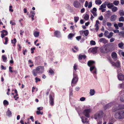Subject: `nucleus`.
I'll list each match as a JSON object with an SVG mask.
<instances>
[{"mask_svg":"<svg viewBox=\"0 0 124 124\" xmlns=\"http://www.w3.org/2000/svg\"><path fill=\"white\" fill-rule=\"evenodd\" d=\"M76 38L77 40L79 41L81 39V36H78L76 37Z\"/></svg>","mask_w":124,"mask_h":124,"instance_id":"64","label":"nucleus"},{"mask_svg":"<svg viewBox=\"0 0 124 124\" xmlns=\"http://www.w3.org/2000/svg\"><path fill=\"white\" fill-rule=\"evenodd\" d=\"M118 13L121 16H124V11L123 10H121L119 11Z\"/></svg>","mask_w":124,"mask_h":124,"instance_id":"22","label":"nucleus"},{"mask_svg":"<svg viewBox=\"0 0 124 124\" xmlns=\"http://www.w3.org/2000/svg\"><path fill=\"white\" fill-rule=\"evenodd\" d=\"M82 121L83 123H87L88 121L87 118H85V121L82 118Z\"/></svg>","mask_w":124,"mask_h":124,"instance_id":"44","label":"nucleus"},{"mask_svg":"<svg viewBox=\"0 0 124 124\" xmlns=\"http://www.w3.org/2000/svg\"><path fill=\"white\" fill-rule=\"evenodd\" d=\"M85 98L84 97H82L80 99V100L81 101H84L85 100Z\"/></svg>","mask_w":124,"mask_h":124,"instance_id":"53","label":"nucleus"},{"mask_svg":"<svg viewBox=\"0 0 124 124\" xmlns=\"http://www.w3.org/2000/svg\"><path fill=\"white\" fill-rule=\"evenodd\" d=\"M99 42H102L104 44H106L108 43V41L104 38H101L100 39Z\"/></svg>","mask_w":124,"mask_h":124,"instance_id":"13","label":"nucleus"},{"mask_svg":"<svg viewBox=\"0 0 124 124\" xmlns=\"http://www.w3.org/2000/svg\"><path fill=\"white\" fill-rule=\"evenodd\" d=\"M8 38L7 37L5 38V42L4 43L5 44H7V42L8 41Z\"/></svg>","mask_w":124,"mask_h":124,"instance_id":"60","label":"nucleus"},{"mask_svg":"<svg viewBox=\"0 0 124 124\" xmlns=\"http://www.w3.org/2000/svg\"><path fill=\"white\" fill-rule=\"evenodd\" d=\"M98 47H95L92 48L91 50V52L93 54H96L97 52Z\"/></svg>","mask_w":124,"mask_h":124,"instance_id":"17","label":"nucleus"},{"mask_svg":"<svg viewBox=\"0 0 124 124\" xmlns=\"http://www.w3.org/2000/svg\"><path fill=\"white\" fill-rule=\"evenodd\" d=\"M112 105V103H108L107 105H106L105 107H104V108H105V109L107 108H108L110 107H111Z\"/></svg>","mask_w":124,"mask_h":124,"instance_id":"20","label":"nucleus"},{"mask_svg":"<svg viewBox=\"0 0 124 124\" xmlns=\"http://www.w3.org/2000/svg\"><path fill=\"white\" fill-rule=\"evenodd\" d=\"M118 25L119 27H122L123 25V23H119L118 24Z\"/></svg>","mask_w":124,"mask_h":124,"instance_id":"50","label":"nucleus"},{"mask_svg":"<svg viewBox=\"0 0 124 124\" xmlns=\"http://www.w3.org/2000/svg\"><path fill=\"white\" fill-rule=\"evenodd\" d=\"M84 33L85 36H87L89 33L88 31V30L84 31Z\"/></svg>","mask_w":124,"mask_h":124,"instance_id":"41","label":"nucleus"},{"mask_svg":"<svg viewBox=\"0 0 124 124\" xmlns=\"http://www.w3.org/2000/svg\"><path fill=\"white\" fill-rule=\"evenodd\" d=\"M10 23L12 25H16V23L13 22L12 21H10Z\"/></svg>","mask_w":124,"mask_h":124,"instance_id":"54","label":"nucleus"},{"mask_svg":"<svg viewBox=\"0 0 124 124\" xmlns=\"http://www.w3.org/2000/svg\"><path fill=\"white\" fill-rule=\"evenodd\" d=\"M108 31L107 30H106L105 31L104 33V35L106 37H107L108 36Z\"/></svg>","mask_w":124,"mask_h":124,"instance_id":"42","label":"nucleus"},{"mask_svg":"<svg viewBox=\"0 0 124 124\" xmlns=\"http://www.w3.org/2000/svg\"><path fill=\"white\" fill-rule=\"evenodd\" d=\"M79 18L78 17H74L75 22L76 23L79 19Z\"/></svg>","mask_w":124,"mask_h":124,"instance_id":"46","label":"nucleus"},{"mask_svg":"<svg viewBox=\"0 0 124 124\" xmlns=\"http://www.w3.org/2000/svg\"><path fill=\"white\" fill-rule=\"evenodd\" d=\"M101 52L103 53H106L112 51L113 50L108 48L107 45H103L100 48Z\"/></svg>","mask_w":124,"mask_h":124,"instance_id":"1","label":"nucleus"},{"mask_svg":"<svg viewBox=\"0 0 124 124\" xmlns=\"http://www.w3.org/2000/svg\"><path fill=\"white\" fill-rule=\"evenodd\" d=\"M92 6V3L91 2H89V4L88 5V8H91Z\"/></svg>","mask_w":124,"mask_h":124,"instance_id":"55","label":"nucleus"},{"mask_svg":"<svg viewBox=\"0 0 124 124\" xmlns=\"http://www.w3.org/2000/svg\"><path fill=\"white\" fill-rule=\"evenodd\" d=\"M11 42L13 44H15V43L16 42V39L15 38H14L13 39V40H11Z\"/></svg>","mask_w":124,"mask_h":124,"instance_id":"49","label":"nucleus"},{"mask_svg":"<svg viewBox=\"0 0 124 124\" xmlns=\"http://www.w3.org/2000/svg\"><path fill=\"white\" fill-rule=\"evenodd\" d=\"M95 91L94 89H91L90 90V94L91 95H93L94 94Z\"/></svg>","mask_w":124,"mask_h":124,"instance_id":"23","label":"nucleus"},{"mask_svg":"<svg viewBox=\"0 0 124 124\" xmlns=\"http://www.w3.org/2000/svg\"><path fill=\"white\" fill-rule=\"evenodd\" d=\"M119 22H123L124 21V17L122 16L119 19Z\"/></svg>","mask_w":124,"mask_h":124,"instance_id":"37","label":"nucleus"},{"mask_svg":"<svg viewBox=\"0 0 124 124\" xmlns=\"http://www.w3.org/2000/svg\"><path fill=\"white\" fill-rule=\"evenodd\" d=\"M95 63V62L93 61H89L87 63L88 65L90 67L93 64Z\"/></svg>","mask_w":124,"mask_h":124,"instance_id":"19","label":"nucleus"},{"mask_svg":"<svg viewBox=\"0 0 124 124\" xmlns=\"http://www.w3.org/2000/svg\"><path fill=\"white\" fill-rule=\"evenodd\" d=\"M3 103L5 105L6 104L8 105V102L7 101L5 100L3 101Z\"/></svg>","mask_w":124,"mask_h":124,"instance_id":"58","label":"nucleus"},{"mask_svg":"<svg viewBox=\"0 0 124 124\" xmlns=\"http://www.w3.org/2000/svg\"><path fill=\"white\" fill-rule=\"evenodd\" d=\"M90 44L92 45H95L96 43L95 41L92 40L90 41Z\"/></svg>","mask_w":124,"mask_h":124,"instance_id":"43","label":"nucleus"},{"mask_svg":"<svg viewBox=\"0 0 124 124\" xmlns=\"http://www.w3.org/2000/svg\"><path fill=\"white\" fill-rule=\"evenodd\" d=\"M112 9V11L113 12H115L118 9L115 6H113L111 8Z\"/></svg>","mask_w":124,"mask_h":124,"instance_id":"24","label":"nucleus"},{"mask_svg":"<svg viewBox=\"0 0 124 124\" xmlns=\"http://www.w3.org/2000/svg\"><path fill=\"white\" fill-rule=\"evenodd\" d=\"M93 70H94V71L93 72V74H96V69L95 68V66H93L90 67V71H92Z\"/></svg>","mask_w":124,"mask_h":124,"instance_id":"12","label":"nucleus"},{"mask_svg":"<svg viewBox=\"0 0 124 124\" xmlns=\"http://www.w3.org/2000/svg\"><path fill=\"white\" fill-rule=\"evenodd\" d=\"M35 79L36 80V83H37L38 82V81H40V79L39 78H38L37 77H36L35 78Z\"/></svg>","mask_w":124,"mask_h":124,"instance_id":"59","label":"nucleus"},{"mask_svg":"<svg viewBox=\"0 0 124 124\" xmlns=\"http://www.w3.org/2000/svg\"><path fill=\"white\" fill-rule=\"evenodd\" d=\"M119 3V1H114L113 2V3L115 6H117Z\"/></svg>","mask_w":124,"mask_h":124,"instance_id":"32","label":"nucleus"},{"mask_svg":"<svg viewBox=\"0 0 124 124\" xmlns=\"http://www.w3.org/2000/svg\"><path fill=\"white\" fill-rule=\"evenodd\" d=\"M115 117L118 119H122L124 118V110L119 111L115 115Z\"/></svg>","mask_w":124,"mask_h":124,"instance_id":"2","label":"nucleus"},{"mask_svg":"<svg viewBox=\"0 0 124 124\" xmlns=\"http://www.w3.org/2000/svg\"><path fill=\"white\" fill-rule=\"evenodd\" d=\"M2 32L5 36L7 35L8 34V32L7 31L5 30H3Z\"/></svg>","mask_w":124,"mask_h":124,"instance_id":"47","label":"nucleus"},{"mask_svg":"<svg viewBox=\"0 0 124 124\" xmlns=\"http://www.w3.org/2000/svg\"><path fill=\"white\" fill-rule=\"evenodd\" d=\"M32 72L33 75L34 76H36L37 75V73H38V71L36 70H34Z\"/></svg>","mask_w":124,"mask_h":124,"instance_id":"28","label":"nucleus"},{"mask_svg":"<svg viewBox=\"0 0 124 124\" xmlns=\"http://www.w3.org/2000/svg\"><path fill=\"white\" fill-rule=\"evenodd\" d=\"M86 57V56L85 55H79L78 56L79 59L80 60H81L82 58L85 59Z\"/></svg>","mask_w":124,"mask_h":124,"instance_id":"21","label":"nucleus"},{"mask_svg":"<svg viewBox=\"0 0 124 124\" xmlns=\"http://www.w3.org/2000/svg\"><path fill=\"white\" fill-rule=\"evenodd\" d=\"M73 5L75 8H78L80 6V4L78 1L76 0L74 2Z\"/></svg>","mask_w":124,"mask_h":124,"instance_id":"7","label":"nucleus"},{"mask_svg":"<svg viewBox=\"0 0 124 124\" xmlns=\"http://www.w3.org/2000/svg\"><path fill=\"white\" fill-rule=\"evenodd\" d=\"M117 18V16L116 15H112L110 18V20L111 21L114 22L115 21Z\"/></svg>","mask_w":124,"mask_h":124,"instance_id":"16","label":"nucleus"},{"mask_svg":"<svg viewBox=\"0 0 124 124\" xmlns=\"http://www.w3.org/2000/svg\"><path fill=\"white\" fill-rule=\"evenodd\" d=\"M6 114L8 116H11L12 115V113L11 111L9 110H8Z\"/></svg>","mask_w":124,"mask_h":124,"instance_id":"33","label":"nucleus"},{"mask_svg":"<svg viewBox=\"0 0 124 124\" xmlns=\"http://www.w3.org/2000/svg\"><path fill=\"white\" fill-rule=\"evenodd\" d=\"M98 19L100 21H102L103 19V17L102 16H101L99 17Z\"/></svg>","mask_w":124,"mask_h":124,"instance_id":"52","label":"nucleus"},{"mask_svg":"<svg viewBox=\"0 0 124 124\" xmlns=\"http://www.w3.org/2000/svg\"><path fill=\"white\" fill-rule=\"evenodd\" d=\"M105 4H103L101 6L100 8L99 9H101L102 8H105L106 7Z\"/></svg>","mask_w":124,"mask_h":124,"instance_id":"34","label":"nucleus"},{"mask_svg":"<svg viewBox=\"0 0 124 124\" xmlns=\"http://www.w3.org/2000/svg\"><path fill=\"white\" fill-rule=\"evenodd\" d=\"M54 34L57 37H59L60 36V32L58 31H56L54 32Z\"/></svg>","mask_w":124,"mask_h":124,"instance_id":"18","label":"nucleus"},{"mask_svg":"<svg viewBox=\"0 0 124 124\" xmlns=\"http://www.w3.org/2000/svg\"><path fill=\"white\" fill-rule=\"evenodd\" d=\"M97 124H102V119L97 120Z\"/></svg>","mask_w":124,"mask_h":124,"instance_id":"45","label":"nucleus"},{"mask_svg":"<svg viewBox=\"0 0 124 124\" xmlns=\"http://www.w3.org/2000/svg\"><path fill=\"white\" fill-rule=\"evenodd\" d=\"M49 101L51 105L54 104V99L52 98V96L51 95H49Z\"/></svg>","mask_w":124,"mask_h":124,"instance_id":"15","label":"nucleus"},{"mask_svg":"<svg viewBox=\"0 0 124 124\" xmlns=\"http://www.w3.org/2000/svg\"><path fill=\"white\" fill-rule=\"evenodd\" d=\"M114 26L116 28V29H119V27H118V25L116 24H115L114 25Z\"/></svg>","mask_w":124,"mask_h":124,"instance_id":"56","label":"nucleus"},{"mask_svg":"<svg viewBox=\"0 0 124 124\" xmlns=\"http://www.w3.org/2000/svg\"><path fill=\"white\" fill-rule=\"evenodd\" d=\"M107 25L108 27H109L111 26L112 24L108 22L107 23Z\"/></svg>","mask_w":124,"mask_h":124,"instance_id":"62","label":"nucleus"},{"mask_svg":"<svg viewBox=\"0 0 124 124\" xmlns=\"http://www.w3.org/2000/svg\"><path fill=\"white\" fill-rule=\"evenodd\" d=\"M30 14L31 15V16H34L35 15V13L34 11H32L30 12Z\"/></svg>","mask_w":124,"mask_h":124,"instance_id":"48","label":"nucleus"},{"mask_svg":"<svg viewBox=\"0 0 124 124\" xmlns=\"http://www.w3.org/2000/svg\"><path fill=\"white\" fill-rule=\"evenodd\" d=\"M100 23L99 21L96 20V23L95 25V30L97 31L99 29V24Z\"/></svg>","mask_w":124,"mask_h":124,"instance_id":"14","label":"nucleus"},{"mask_svg":"<svg viewBox=\"0 0 124 124\" xmlns=\"http://www.w3.org/2000/svg\"><path fill=\"white\" fill-rule=\"evenodd\" d=\"M95 3L96 4L100 5L102 3V2L101 0H96Z\"/></svg>","mask_w":124,"mask_h":124,"instance_id":"27","label":"nucleus"},{"mask_svg":"<svg viewBox=\"0 0 124 124\" xmlns=\"http://www.w3.org/2000/svg\"><path fill=\"white\" fill-rule=\"evenodd\" d=\"M124 44L122 42L119 43L118 44V46L119 47L122 48Z\"/></svg>","mask_w":124,"mask_h":124,"instance_id":"29","label":"nucleus"},{"mask_svg":"<svg viewBox=\"0 0 124 124\" xmlns=\"http://www.w3.org/2000/svg\"><path fill=\"white\" fill-rule=\"evenodd\" d=\"M36 70L38 73H41L44 71V68L43 67L40 66L37 67Z\"/></svg>","mask_w":124,"mask_h":124,"instance_id":"5","label":"nucleus"},{"mask_svg":"<svg viewBox=\"0 0 124 124\" xmlns=\"http://www.w3.org/2000/svg\"><path fill=\"white\" fill-rule=\"evenodd\" d=\"M39 32L37 31H35L34 33V35L35 37H37L39 35Z\"/></svg>","mask_w":124,"mask_h":124,"instance_id":"26","label":"nucleus"},{"mask_svg":"<svg viewBox=\"0 0 124 124\" xmlns=\"http://www.w3.org/2000/svg\"><path fill=\"white\" fill-rule=\"evenodd\" d=\"M111 56L112 58L115 60L117 58V54L115 52H113L112 53Z\"/></svg>","mask_w":124,"mask_h":124,"instance_id":"9","label":"nucleus"},{"mask_svg":"<svg viewBox=\"0 0 124 124\" xmlns=\"http://www.w3.org/2000/svg\"><path fill=\"white\" fill-rule=\"evenodd\" d=\"M37 114L38 115H39L41 114L42 115L43 114V112H40V111H37L36 112Z\"/></svg>","mask_w":124,"mask_h":124,"instance_id":"51","label":"nucleus"},{"mask_svg":"<svg viewBox=\"0 0 124 124\" xmlns=\"http://www.w3.org/2000/svg\"><path fill=\"white\" fill-rule=\"evenodd\" d=\"M120 65V62L119 61H117L116 63H115V66L116 67L119 66Z\"/></svg>","mask_w":124,"mask_h":124,"instance_id":"40","label":"nucleus"},{"mask_svg":"<svg viewBox=\"0 0 124 124\" xmlns=\"http://www.w3.org/2000/svg\"><path fill=\"white\" fill-rule=\"evenodd\" d=\"M89 18V15L87 14H86L84 17V19L86 20H87Z\"/></svg>","mask_w":124,"mask_h":124,"instance_id":"39","label":"nucleus"},{"mask_svg":"<svg viewBox=\"0 0 124 124\" xmlns=\"http://www.w3.org/2000/svg\"><path fill=\"white\" fill-rule=\"evenodd\" d=\"M2 59L4 62H6L7 58L5 55L2 56Z\"/></svg>","mask_w":124,"mask_h":124,"instance_id":"38","label":"nucleus"},{"mask_svg":"<svg viewBox=\"0 0 124 124\" xmlns=\"http://www.w3.org/2000/svg\"><path fill=\"white\" fill-rule=\"evenodd\" d=\"M12 67L11 66H9V72H10L12 73L13 72L12 70Z\"/></svg>","mask_w":124,"mask_h":124,"instance_id":"57","label":"nucleus"},{"mask_svg":"<svg viewBox=\"0 0 124 124\" xmlns=\"http://www.w3.org/2000/svg\"><path fill=\"white\" fill-rule=\"evenodd\" d=\"M118 78L119 80H124V76L121 74L118 75Z\"/></svg>","mask_w":124,"mask_h":124,"instance_id":"11","label":"nucleus"},{"mask_svg":"<svg viewBox=\"0 0 124 124\" xmlns=\"http://www.w3.org/2000/svg\"><path fill=\"white\" fill-rule=\"evenodd\" d=\"M120 108L119 105L117 104L116 105L114 106V107L112 108V110L113 111L115 112L119 110Z\"/></svg>","mask_w":124,"mask_h":124,"instance_id":"10","label":"nucleus"},{"mask_svg":"<svg viewBox=\"0 0 124 124\" xmlns=\"http://www.w3.org/2000/svg\"><path fill=\"white\" fill-rule=\"evenodd\" d=\"M12 6H10L9 7V10L11 11V12H13V9H12Z\"/></svg>","mask_w":124,"mask_h":124,"instance_id":"61","label":"nucleus"},{"mask_svg":"<svg viewBox=\"0 0 124 124\" xmlns=\"http://www.w3.org/2000/svg\"><path fill=\"white\" fill-rule=\"evenodd\" d=\"M105 3L109 8L111 9L113 6L114 5L112 3H110L106 2H105Z\"/></svg>","mask_w":124,"mask_h":124,"instance_id":"8","label":"nucleus"},{"mask_svg":"<svg viewBox=\"0 0 124 124\" xmlns=\"http://www.w3.org/2000/svg\"><path fill=\"white\" fill-rule=\"evenodd\" d=\"M113 34V33L112 32H110L109 34H108L107 37L108 38H111Z\"/></svg>","mask_w":124,"mask_h":124,"instance_id":"36","label":"nucleus"},{"mask_svg":"<svg viewBox=\"0 0 124 124\" xmlns=\"http://www.w3.org/2000/svg\"><path fill=\"white\" fill-rule=\"evenodd\" d=\"M78 78L77 75L76 74H73V78L72 82V83L75 84L78 81Z\"/></svg>","mask_w":124,"mask_h":124,"instance_id":"6","label":"nucleus"},{"mask_svg":"<svg viewBox=\"0 0 124 124\" xmlns=\"http://www.w3.org/2000/svg\"><path fill=\"white\" fill-rule=\"evenodd\" d=\"M49 72L50 74H53L54 73V72L53 70L50 69L49 70Z\"/></svg>","mask_w":124,"mask_h":124,"instance_id":"63","label":"nucleus"},{"mask_svg":"<svg viewBox=\"0 0 124 124\" xmlns=\"http://www.w3.org/2000/svg\"><path fill=\"white\" fill-rule=\"evenodd\" d=\"M120 100L121 101L124 102V94L122 95L121 96Z\"/></svg>","mask_w":124,"mask_h":124,"instance_id":"31","label":"nucleus"},{"mask_svg":"<svg viewBox=\"0 0 124 124\" xmlns=\"http://www.w3.org/2000/svg\"><path fill=\"white\" fill-rule=\"evenodd\" d=\"M91 110L90 109H85L84 112V114L85 116L87 117H89V113H90Z\"/></svg>","mask_w":124,"mask_h":124,"instance_id":"4","label":"nucleus"},{"mask_svg":"<svg viewBox=\"0 0 124 124\" xmlns=\"http://www.w3.org/2000/svg\"><path fill=\"white\" fill-rule=\"evenodd\" d=\"M119 35L123 37H124V31H122L120 32L119 33Z\"/></svg>","mask_w":124,"mask_h":124,"instance_id":"35","label":"nucleus"},{"mask_svg":"<svg viewBox=\"0 0 124 124\" xmlns=\"http://www.w3.org/2000/svg\"><path fill=\"white\" fill-rule=\"evenodd\" d=\"M90 12L92 13L94 17H96L97 16V14L96 12L94 11L93 10H90Z\"/></svg>","mask_w":124,"mask_h":124,"instance_id":"30","label":"nucleus"},{"mask_svg":"<svg viewBox=\"0 0 124 124\" xmlns=\"http://www.w3.org/2000/svg\"><path fill=\"white\" fill-rule=\"evenodd\" d=\"M74 34L72 33H70L68 36V38L70 39L71 40L72 38L74 36Z\"/></svg>","mask_w":124,"mask_h":124,"instance_id":"25","label":"nucleus"},{"mask_svg":"<svg viewBox=\"0 0 124 124\" xmlns=\"http://www.w3.org/2000/svg\"><path fill=\"white\" fill-rule=\"evenodd\" d=\"M103 113L102 111H100L94 115V118L97 120L101 119L103 116Z\"/></svg>","mask_w":124,"mask_h":124,"instance_id":"3","label":"nucleus"}]
</instances>
